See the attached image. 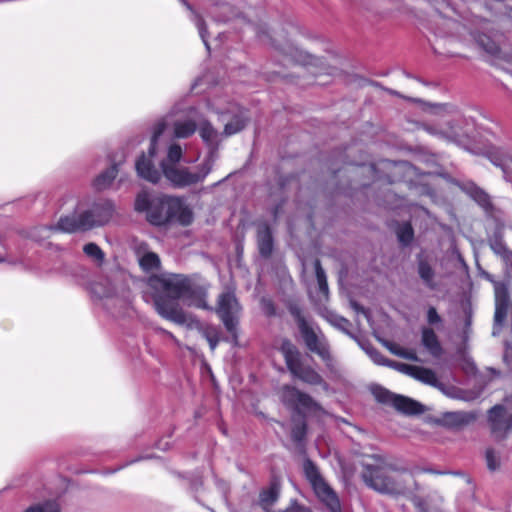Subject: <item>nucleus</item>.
<instances>
[{
	"label": "nucleus",
	"instance_id": "obj_36",
	"mask_svg": "<svg viewBox=\"0 0 512 512\" xmlns=\"http://www.w3.org/2000/svg\"><path fill=\"white\" fill-rule=\"evenodd\" d=\"M152 204L153 199H150L148 193L140 192L135 199L134 207L137 212H146L147 216L151 211Z\"/></svg>",
	"mask_w": 512,
	"mask_h": 512
},
{
	"label": "nucleus",
	"instance_id": "obj_18",
	"mask_svg": "<svg viewBox=\"0 0 512 512\" xmlns=\"http://www.w3.org/2000/svg\"><path fill=\"white\" fill-rule=\"evenodd\" d=\"M429 41L436 54L445 57L461 56V54L456 50V46L458 44L457 34H434L433 39H430Z\"/></svg>",
	"mask_w": 512,
	"mask_h": 512
},
{
	"label": "nucleus",
	"instance_id": "obj_19",
	"mask_svg": "<svg viewBox=\"0 0 512 512\" xmlns=\"http://www.w3.org/2000/svg\"><path fill=\"white\" fill-rule=\"evenodd\" d=\"M256 240L260 256L264 259L270 258L274 249V238L268 223L264 222L258 226Z\"/></svg>",
	"mask_w": 512,
	"mask_h": 512
},
{
	"label": "nucleus",
	"instance_id": "obj_39",
	"mask_svg": "<svg viewBox=\"0 0 512 512\" xmlns=\"http://www.w3.org/2000/svg\"><path fill=\"white\" fill-rule=\"evenodd\" d=\"M487 157L495 166L505 170L509 160L505 153L500 150H490L487 152Z\"/></svg>",
	"mask_w": 512,
	"mask_h": 512
},
{
	"label": "nucleus",
	"instance_id": "obj_38",
	"mask_svg": "<svg viewBox=\"0 0 512 512\" xmlns=\"http://www.w3.org/2000/svg\"><path fill=\"white\" fill-rule=\"evenodd\" d=\"M449 423L454 427H462L474 420V416L468 413H451L447 415Z\"/></svg>",
	"mask_w": 512,
	"mask_h": 512
},
{
	"label": "nucleus",
	"instance_id": "obj_21",
	"mask_svg": "<svg viewBox=\"0 0 512 512\" xmlns=\"http://www.w3.org/2000/svg\"><path fill=\"white\" fill-rule=\"evenodd\" d=\"M421 343L425 349L434 357H440L443 348L435 331L431 327H422Z\"/></svg>",
	"mask_w": 512,
	"mask_h": 512
},
{
	"label": "nucleus",
	"instance_id": "obj_33",
	"mask_svg": "<svg viewBox=\"0 0 512 512\" xmlns=\"http://www.w3.org/2000/svg\"><path fill=\"white\" fill-rule=\"evenodd\" d=\"M314 268H315L316 279L318 282L319 292L323 295H327L328 291H329L328 282H327L325 271L322 268L321 261L319 259H316L314 261Z\"/></svg>",
	"mask_w": 512,
	"mask_h": 512
},
{
	"label": "nucleus",
	"instance_id": "obj_7",
	"mask_svg": "<svg viewBox=\"0 0 512 512\" xmlns=\"http://www.w3.org/2000/svg\"><path fill=\"white\" fill-rule=\"evenodd\" d=\"M279 351L288 371L294 378L312 386L326 384L323 377L313 367L303 363L300 350L290 339H282Z\"/></svg>",
	"mask_w": 512,
	"mask_h": 512
},
{
	"label": "nucleus",
	"instance_id": "obj_11",
	"mask_svg": "<svg viewBox=\"0 0 512 512\" xmlns=\"http://www.w3.org/2000/svg\"><path fill=\"white\" fill-rule=\"evenodd\" d=\"M266 35L269 36V40L275 49L283 55L284 65L318 66L320 60L290 43L286 34H275L278 38L271 37V34Z\"/></svg>",
	"mask_w": 512,
	"mask_h": 512
},
{
	"label": "nucleus",
	"instance_id": "obj_28",
	"mask_svg": "<svg viewBox=\"0 0 512 512\" xmlns=\"http://www.w3.org/2000/svg\"><path fill=\"white\" fill-rule=\"evenodd\" d=\"M418 274L428 288H430V289L436 288V283L433 281L435 272H434L433 268L431 267V265L427 261H425V260L419 261Z\"/></svg>",
	"mask_w": 512,
	"mask_h": 512
},
{
	"label": "nucleus",
	"instance_id": "obj_44",
	"mask_svg": "<svg viewBox=\"0 0 512 512\" xmlns=\"http://www.w3.org/2000/svg\"><path fill=\"white\" fill-rule=\"evenodd\" d=\"M200 35H201L203 43L205 44V46L209 52L212 49L211 48V40H214L217 42L215 44V48H217L220 45V43L222 42V36H225V34H211V33L200 34Z\"/></svg>",
	"mask_w": 512,
	"mask_h": 512
},
{
	"label": "nucleus",
	"instance_id": "obj_47",
	"mask_svg": "<svg viewBox=\"0 0 512 512\" xmlns=\"http://www.w3.org/2000/svg\"><path fill=\"white\" fill-rule=\"evenodd\" d=\"M386 91L391 94V95H394V96H397V97H400V98H403L407 101H410V102H413V103H419L420 102V99L418 98H414V97H408V96H404L402 95L401 93H399L398 91L396 90H392V89H386Z\"/></svg>",
	"mask_w": 512,
	"mask_h": 512
},
{
	"label": "nucleus",
	"instance_id": "obj_51",
	"mask_svg": "<svg viewBox=\"0 0 512 512\" xmlns=\"http://www.w3.org/2000/svg\"><path fill=\"white\" fill-rule=\"evenodd\" d=\"M311 74H312L313 76H315V77H317V76L319 75V73H318V72H314V71H312V72H311Z\"/></svg>",
	"mask_w": 512,
	"mask_h": 512
},
{
	"label": "nucleus",
	"instance_id": "obj_4",
	"mask_svg": "<svg viewBox=\"0 0 512 512\" xmlns=\"http://www.w3.org/2000/svg\"><path fill=\"white\" fill-rule=\"evenodd\" d=\"M281 403L299 419L293 417L291 439L294 443H302L307 435L308 425L305 420L306 413L317 414L323 411L322 406L309 394L299 390L297 387L284 384L279 391Z\"/></svg>",
	"mask_w": 512,
	"mask_h": 512
},
{
	"label": "nucleus",
	"instance_id": "obj_6",
	"mask_svg": "<svg viewBox=\"0 0 512 512\" xmlns=\"http://www.w3.org/2000/svg\"><path fill=\"white\" fill-rule=\"evenodd\" d=\"M192 210L186 206L180 197L162 196L153 198L151 211L147 220L155 226H164L170 223H178L188 226L193 222Z\"/></svg>",
	"mask_w": 512,
	"mask_h": 512
},
{
	"label": "nucleus",
	"instance_id": "obj_16",
	"mask_svg": "<svg viewBox=\"0 0 512 512\" xmlns=\"http://www.w3.org/2000/svg\"><path fill=\"white\" fill-rule=\"evenodd\" d=\"M209 284H200L189 278L182 300L191 307L202 310H213L208 304Z\"/></svg>",
	"mask_w": 512,
	"mask_h": 512
},
{
	"label": "nucleus",
	"instance_id": "obj_45",
	"mask_svg": "<svg viewBox=\"0 0 512 512\" xmlns=\"http://www.w3.org/2000/svg\"><path fill=\"white\" fill-rule=\"evenodd\" d=\"M442 319L441 316L438 314L435 307L431 306L427 310V322L430 325H436L438 323H441Z\"/></svg>",
	"mask_w": 512,
	"mask_h": 512
},
{
	"label": "nucleus",
	"instance_id": "obj_17",
	"mask_svg": "<svg viewBox=\"0 0 512 512\" xmlns=\"http://www.w3.org/2000/svg\"><path fill=\"white\" fill-rule=\"evenodd\" d=\"M488 420L491 433L496 439H503L512 430V414L507 416L502 405H495L489 410Z\"/></svg>",
	"mask_w": 512,
	"mask_h": 512
},
{
	"label": "nucleus",
	"instance_id": "obj_46",
	"mask_svg": "<svg viewBox=\"0 0 512 512\" xmlns=\"http://www.w3.org/2000/svg\"><path fill=\"white\" fill-rule=\"evenodd\" d=\"M218 333V330L213 326H207L202 330V334L207 341L215 337Z\"/></svg>",
	"mask_w": 512,
	"mask_h": 512
},
{
	"label": "nucleus",
	"instance_id": "obj_2",
	"mask_svg": "<svg viewBox=\"0 0 512 512\" xmlns=\"http://www.w3.org/2000/svg\"><path fill=\"white\" fill-rule=\"evenodd\" d=\"M363 482L371 489L391 496H403L420 507L422 499L415 495L418 483L405 468H397L384 462L365 464L361 472Z\"/></svg>",
	"mask_w": 512,
	"mask_h": 512
},
{
	"label": "nucleus",
	"instance_id": "obj_10",
	"mask_svg": "<svg viewBox=\"0 0 512 512\" xmlns=\"http://www.w3.org/2000/svg\"><path fill=\"white\" fill-rule=\"evenodd\" d=\"M305 478L312 486L317 498L330 512H342L340 500L336 492L325 482L316 464L309 458L303 462Z\"/></svg>",
	"mask_w": 512,
	"mask_h": 512
},
{
	"label": "nucleus",
	"instance_id": "obj_31",
	"mask_svg": "<svg viewBox=\"0 0 512 512\" xmlns=\"http://www.w3.org/2000/svg\"><path fill=\"white\" fill-rule=\"evenodd\" d=\"M372 393L377 402L384 404V405L391 406V407L394 404V399L398 395V394L392 393L388 389L380 387V386L374 388Z\"/></svg>",
	"mask_w": 512,
	"mask_h": 512
},
{
	"label": "nucleus",
	"instance_id": "obj_9",
	"mask_svg": "<svg viewBox=\"0 0 512 512\" xmlns=\"http://www.w3.org/2000/svg\"><path fill=\"white\" fill-rule=\"evenodd\" d=\"M213 169V161L205 159L197 166L196 171H192L187 166L165 167L162 171L163 176L168 183L175 189H184L202 183Z\"/></svg>",
	"mask_w": 512,
	"mask_h": 512
},
{
	"label": "nucleus",
	"instance_id": "obj_32",
	"mask_svg": "<svg viewBox=\"0 0 512 512\" xmlns=\"http://www.w3.org/2000/svg\"><path fill=\"white\" fill-rule=\"evenodd\" d=\"M292 183L299 184V179L296 175L290 174L287 176H280L277 181V187L274 189L272 188L270 191V195H282L286 191V187Z\"/></svg>",
	"mask_w": 512,
	"mask_h": 512
},
{
	"label": "nucleus",
	"instance_id": "obj_15",
	"mask_svg": "<svg viewBox=\"0 0 512 512\" xmlns=\"http://www.w3.org/2000/svg\"><path fill=\"white\" fill-rule=\"evenodd\" d=\"M441 111L452 113L451 119L445 120L439 127L435 125H426L425 130L432 135H439L443 138L454 139L459 136L461 114L456 107L449 104L438 106Z\"/></svg>",
	"mask_w": 512,
	"mask_h": 512
},
{
	"label": "nucleus",
	"instance_id": "obj_29",
	"mask_svg": "<svg viewBox=\"0 0 512 512\" xmlns=\"http://www.w3.org/2000/svg\"><path fill=\"white\" fill-rule=\"evenodd\" d=\"M385 347L395 356L414 362L420 361L416 352L413 349L403 348L394 342H386Z\"/></svg>",
	"mask_w": 512,
	"mask_h": 512
},
{
	"label": "nucleus",
	"instance_id": "obj_52",
	"mask_svg": "<svg viewBox=\"0 0 512 512\" xmlns=\"http://www.w3.org/2000/svg\"><path fill=\"white\" fill-rule=\"evenodd\" d=\"M0 261H2V259H0Z\"/></svg>",
	"mask_w": 512,
	"mask_h": 512
},
{
	"label": "nucleus",
	"instance_id": "obj_8",
	"mask_svg": "<svg viewBox=\"0 0 512 512\" xmlns=\"http://www.w3.org/2000/svg\"><path fill=\"white\" fill-rule=\"evenodd\" d=\"M214 311L236 345L239 338L238 327L242 306L234 289L227 288L218 295Z\"/></svg>",
	"mask_w": 512,
	"mask_h": 512
},
{
	"label": "nucleus",
	"instance_id": "obj_25",
	"mask_svg": "<svg viewBox=\"0 0 512 512\" xmlns=\"http://www.w3.org/2000/svg\"><path fill=\"white\" fill-rule=\"evenodd\" d=\"M118 174L117 164L111 165L108 169L100 173L93 182L94 187L97 190H104L108 188Z\"/></svg>",
	"mask_w": 512,
	"mask_h": 512
},
{
	"label": "nucleus",
	"instance_id": "obj_41",
	"mask_svg": "<svg viewBox=\"0 0 512 512\" xmlns=\"http://www.w3.org/2000/svg\"><path fill=\"white\" fill-rule=\"evenodd\" d=\"M24 512H60L59 505L55 501H46L28 507Z\"/></svg>",
	"mask_w": 512,
	"mask_h": 512
},
{
	"label": "nucleus",
	"instance_id": "obj_49",
	"mask_svg": "<svg viewBox=\"0 0 512 512\" xmlns=\"http://www.w3.org/2000/svg\"><path fill=\"white\" fill-rule=\"evenodd\" d=\"M207 342L210 346V349L214 351L220 342L219 333L215 337L209 339Z\"/></svg>",
	"mask_w": 512,
	"mask_h": 512
},
{
	"label": "nucleus",
	"instance_id": "obj_14",
	"mask_svg": "<svg viewBox=\"0 0 512 512\" xmlns=\"http://www.w3.org/2000/svg\"><path fill=\"white\" fill-rule=\"evenodd\" d=\"M473 37L475 48L488 58L506 59L502 39L505 34H470Z\"/></svg>",
	"mask_w": 512,
	"mask_h": 512
},
{
	"label": "nucleus",
	"instance_id": "obj_27",
	"mask_svg": "<svg viewBox=\"0 0 512 512\" xmlns=\"http://www.w3.org/2000/svg\"><path fill=\"white\" fill-rule=\"evenodd\" d=\"M197 129L193 120L176 121L174 123V136L179 139H186L192 136Z\"/></svg>",
	"mask_w": 512,
	"mask_h": 512
},
{
	"label": "nucleus",
	"instance_id": "obj_24",
	"mask_svg": "<svg viewBox=\"0 0 512 512\" xmlns=\"http://www.w3.org/2000/svg\"><path fill=\"white\" fill-rule=\"evenodd\" d=\"M510 306L509 296L506 291L498 293L496 296L494 321L496 324L502 325L508 314Z\"/></svg>",
	"mask_w": 512,
	"mask_h": 512
},
{
	"label": "nucleus",
	"instance_id": "obj_37",
	"mask_svg": "<svg viewBox=\"0 0 512 512\" xmlns=\"http://www.w3.org/2000/svg\"><path fill=\"white\" fill-rule=\"evenodd\" d=\"M200 137L206 143H212L216 138L217 132L208 120H203L199 126Z\"/></svg>",
	"mask_w": 512,
	"mask_h": 512
},
{
	"label": "nucleus",
	"instance_id": "obj_12",
	"mask_svg": "<svg viewBox=\"0 0 512 512\" xmlns=\"http://www.w3.org/2000/svg\"><path fill=\"white\" fill-rule=\"evenodd\" d=\"M164 128L163 123L156 126L148 150L149 155L146 156L142 153L135 163L137 174L153 184L158 183L161 179V172L153 164L152 158L156 153L157 139L163 133Z\"/></svg>",
	"mask_w": 512,
	"mask_h": 512
},
{
	"label": "nucleus",
	"instance_id": "obj_35",
	"mask_svg": "<svg viewBox=\"0 0 512 512\" xmlns=\"http://www.w3.org/2000/svg\"><path fill=\"white\" fill-rule=\"evenodd\" d=\"M83 252L88 256L89 258L94 259L99 264H102L105 260V254L103 250L93 242L87 243L83 247Z\"/></svg>",
	"mask_w": 512,
	"mask_h": 512
},
{
	"label": "nucleus",
	"instance_id": "obj_13",
	"mask_svg": "<svg viewBox=\"0 0 512 512\" xmlns=\"http://www.w3.org/2000/svg\"><path fill=\"white\" fill-rule=\"evenodd\" d=\"M385 362L383 364L387 367L395 369L396 371L406 374L424 384L439 387L441 383L439 382L436 373L426 367L410 365L406 363H401L397 361H393L390 359H384Z\"/></svg>",
	"mask_w": 512,
	"mask_h": 512
},
{
	"label": "nucleus",
	"instance_id": "obj_43",
	"mask_svg": "<svg viewBox=\"0 0 512 512\" xmlns=\"http://www.w3.org/2000/svg\"><path fill=\"white\" fill-rule=\"evenodd\" d=\"M261 308L267 317H274L277 314L275 303L272 299L262 297L260 300Z\"/></svg>",
	"mask_w": 512,
	"mask_h": 512
},
{
	"label": "nucleus",
	"instance_id": "obj_42",
	"mask_svg": "<svg viewBox=\"0 0 512 512\" xmlns=\"http://www.w3.org/2000/svg\"><path fill=\"white\" fill-rule=\"evenodd\" d=\"M487 467L490 471H495L500 467V459L496 455L494 449L488 448L485 452Z\"/></svg>",
	"mask_w": 512,
	"mask_h": 512
},
{
	"label": "nucleus",
	"instance_id": "obj_22",
	"mask_svg": "<svg viewBox=\"0 0 512 512\" xmlns=\"http://www.w3.org/2000/svg\"><path fill=\"white\" fill-rule=\"evenodd\" d=\"M392 407L405 415H418L423 412V406L419 402L403 395H397Z\"/></svg>",
	"mask_w": 512,
	"mask_h": 512
},
{
	"label": "nucleus",
	"instance_id": "obj_30",
	"mask_svg": "<svg viewBox=\"0 0 512 512\" xmlns=\"http://www.w3.org/2000/svg\"><path fill=\"white\" fill-rule=\"evenodd\" d=\"M139 264L144 271H153L160 268L161 261L156 253L147 252L140 258Z\"/></svg>",
	"mask_w": 512,
	"mask_h": 512
},
{
	"label": "nucleus",
	"instance_id": "obj_5",
	"mask_svg": "<svg viewBox=\"0 0 512 512\" xmlns=\"http://www.w3.org/2000/svg\"><path fill=\"white\" fill-rule=\"evenodd\" d=\"M115 212L114 204L109 199H99L91 207L79 214L60 217L57 228L66 233L85 232L107 224Z\"/></svg>",
	"mask_w": 512,
	"mask_h": 512
},
{
	"label": "nucleus",
	"instance_id": "obj_50",
	"mask_svg": "<svg viewBox=\"0 0 512 512\" xmlns=\"http://www.w3.org/2000/svg\"><path fill=\"white\" fill-rule=\"evenodd\" d=\"M384 359H387V358H386V357H384V356H383V355H381V354H378V357L375 359V361H376L378 364H382V365H384V364H383V362H385V360H384Z\"/></svg>",
	"mask_w": 512,
	"mask_h": 512
},
{
	"label": "nucleus",
	"instance_id": "obj_3",
	"mask_svg": "<svg viewBox=\"0 0 512 512\" xmlns=\"http://www.w3.org/2000/svg\"><path fill=\"white\" fill-rule=\"evenodd\" d=\"M285 305L296 323L306 349L317 355L329 370H333L335 360L331 346L320 327L314 326V323L306 318L302 307L296 300H288Z\"/></svg>",
	"mask_w": 512,
	"mask_h": 512
},
{
	"label": "nucleus",
	"instance_id": "obj_26",
	"mask_svg": "<svg viewBox=\"0 0 512 512\" xmlns=\"http://www.w3.org/2000/svg\"><path fill=\"white\" fill-rule=\"evenodd\" d=\"M183 151L179 144L174 143L171 144L168 148L167 157L163 159L160 163L161 172L164 171L165 167H175L179 165V162L182 158Z\"/></svg>",
	"mask_w": 512,
	"mask_h": 512
},
{
	"label": "nucleus",
	"instance_id": "obj_34",
	"mask_svg": "<svg viewBox=\"0 0 512 512\" xmlns=\"http://www.w3.org/2000/svg\"><path fill=\"white\" fill-rule=\"evenodd\" d=\"M397 237L404 246H408L413 241L414 230L410 222H405L398 228Z\"/></svg>",
	"mask_w": 512,
	"mask_h": 512
},
{
	"label": "nucleus",
	"instance_id": "obj_20",
	"mask_svg": "<svg viewBox=\"0 0 512 512\" xmlns=\"http://www.w3.org/2000/svg\"><path fill=\"white\" fill-rule=\"evenodd\" d=\"M462 191L473 199L486 212L493 210V203L489 194L474 182H467L463 185Z\"/></svg>",
	"mask_w": 512,
	"mask_h": 512
},
{
	"label": "nucleus",
	"instance_id": "obj_40",
	"mask_svg": "<svg viewBox=\"0 0 512 512\" xmlns=\"http://www.w3.org/2000/svg\"><path fill=\"white\" fill-rule=\"evenodd\" d=\"M246 126V120L236 116L225 125L224 132L226 135H233L240 132Z\"/></svg>",
	"mask_w": 512,
	"mask_h": 512
},
{
	"label": "nucleus",
	"instance_id": "obj_1",
	"mask_svg": "<svg viewBox=\"0 0 512 512\" xmlns=\"http://www.w3.org/2000/svg\"><path fill=\"white\" fill-rule=\"evenodd\" d=\"M184 274H161L150 278L151 286L163 293L153 297L157 313L164 319L189 328L199 327L200 321L192 314L186 313L179 300L185 293L189 281Z\"/></svg>",
	"mask_w": 512,
	"mask_h": 512
},
{
	"label": "nucleus",
	"instance_id": "obj_23",
	"mask_svg": "<svg viewBox=\"0 0 512 512\" xmlns=\"http://www.w3.org/2000/svg\"><path fill=\"white\" fill-rule=\"evenodd\" d=\"M280 484L273 480L267 489H263L259 494V502L263 509L268 510L279 498Z\"/></svg>",
	"mask_w": 512,
	"mask_h": 512
},
{
	"label": "nucleus",
	"instance_id": "obj_48",
	"mask_svg": "<svg viewBox=\"0 0 512 512\" xmlns=\"http://www.w3.org/2000/svg\"><path fill=\"white\" fill-rule=\"evenodd\" d=\"M286 199L285 198H282L281 201L275 205V207L273 208L272 210V215L274 217V219H277L279 214L281 213V210L283 208V205L285 203Z\"/></svg>",
	"mask_w": 512,
	"mask_h": 512
}]
</instances>
